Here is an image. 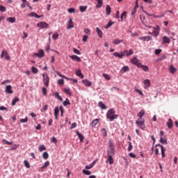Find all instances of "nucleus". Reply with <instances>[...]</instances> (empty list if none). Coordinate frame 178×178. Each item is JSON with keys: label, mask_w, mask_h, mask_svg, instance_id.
Listing matches in <instances>:
<instances>
[{"label": "nucleus", "mask_w": 178, "mask_h": 178, "mask_svg": "<svg viewBox=\"0 0 178 178\" xmlns=\"http://www.w3.org/2000/svg\"><path fill=\"white\" fill-rule=\"evenodd\" d=\"M134 54V51H133V49H129V50H124L121 53L115 52L113 53V55L114 56H115V58H119L120 59H122L123 56H130V55H133Z\"/></svg>", "instance_id": "1"}, {"label": "nucleus", "mask_w": 178, "mask_h": 178, "mask_svg": "<svg viewBox=\"0 0 178 178\" xmlns=\"http://www.w3.org/2000/svg\"><path fill=\"white\" fill-rule=\"evenodd\" d=\"M108 156H113L115 155V145H113V141L110 139L108 141V147L107 149Z\"/></svg>", "instance_id": "2"}, {"label": "nucleus", "mask_w": 178, "mask_h": 178, "mask_svg": "<svg viewBox=\"0 0 178 178\" xmlns=\"http://www.w3.org/2000/svg\"><path fill=\"white\" fill-rule=\"evenodd\" d=\"M158 148H160L161 151V156H165V151H166V149H165V147H163V146L161 145H156V147L155 149V154L158 155V154H159V149H158Z\"/></svg>", "instance_id": "3"}, {"label": "nucleus", "mask_w": 178, "mask_h": 178, "mask_svg": "<svg viewBox=\"0 0 178 178\" xmlns=\"http://www.w3.org/2000/svg\"><path fill=\"white\" fill-rule=\"evenodd\" d=\"M145 120L141 118H139L136 121V123L137 126H138L142 130L145 129V125L144 124Z\"/></svg>", "instance_id": "4"}, {"label": "nucleus", "mask_w": 178, "mask_h": 178, "mask_svg": "<svg viewBox=\"0 0 178 178\" xmlns=\"http://www.w3.org/2000/svg\"><path fill=\"white\" fill-rule=\"evenodd\" d=\"M43 77V83L44 84L45 87H49V76H48V74L44 72L42 74Z\"/></svg>", "instance_id": "5"}, {"label": "nucleus", "mask_w": 178, "mask_h": 178, "mask_svg": "<svg viewBox=\"0 0 178 178\" xmlns=\"http://www.w3.org/2000/svg\"><path fill=\"white\" fill-rule=\"evenodd\" d=\"M5 58L6 60H10V56H9V53H8V50H3L1 54V58Z\"/></svg>", "instance_id": "6"}, {"label": "nucleus", "mask_w": 178, "mask_h": 178, "mask_svg": "<svg viewBox=\"0 0 178 178\" xmlns=\"http://www.w3.org/2000/svg\"><path fill=\"white\" fill-rule=\"evenodd\" d=\"M37 26L39 29H48L49 27V24H47L46 22H42L37 24Z\"/></svg>", "instance_id": "7"}, {"label": "nucleus", "mask_w": 178, "mask_h": 178, "mask_svg": "<svg viewBox=\"0 0 178 178\" xmlns=\"http://www.w3.org/2000/svg\"><path fill=\"white\" fill-rule=\"evenodd\" d=\"M153 29H154V31L152 33V35H154V37H158V35H159V31L161 30L159 29V26H157L156 28L153 27Z\"/></svg>", "instance_id": "8"}, {"label": "nucleus", "mask_w": 178, "mask_h": 178, "mask_svg": "<svg viewBox=\"0 0 178 178\" xmlns=\"http://www.w3.org/2000/svg\"><path fill=\"white\" fill-rule=\"evenodd\" d=\"M131 63L133 65H135L136 66H137V67H138V65H141V63H140V60H138V58H137V57H134L131 60Z\"/></svg>", "instance_id": "9"}, {"label": "nucleus", "mask_w": 178, "mask_h": 178, "mask_svg": "<svg viewBox=\"0 0 178 178\" xmlns=\"http://www.w3.org/2000/svg\"><path fill=\"white\" fill-rule=\"evenodd\" d=\"M45 55V53L44 52V50L40 49L39 51V53H35L34 56H38V58H44Z\"/></svg>", "instance_id": "10"}, {"label": "nucleus", "mask_w": 178, "mask_h": 178, "mask_svg": "<svg viewBox=\"0 0 178 178\" xmlns=\"http://www.w3.org/2000/svg\"><path fill=\"white\" fill-rule=\"evenodd\" d=\"M138 8V0H136V6L134 9H132L131 15V16H134L136 13H137V9Z\"/></svg>", "instance_id": "11"}, {"label": "nucleus", "mask_w": 178, "mask_h": 178, "mask_svg": "<svg viewBox=\"0 0 178 178\" xmlns=\"http://www.w3.org/2000/svg\"><path fill=\"white\" fill-rule=\"evenodd\" d=\"M144 88L145 90H147V88H149V87H151V81H149V79H145L144 81Z\"/></svg>", "instance_id": "12"}, {"label": "nucleus", "mask_w": 178, "mask_h": 178, "mask_svg": "<svg viewBox=\"0 0 178 178\" xmlns=\"http://www.w3.org/2000/svg\"><path fill=\"white\" fill-rule=\"evenodd\" d=\"M6 92L7 94H13V90H12V86H10V85L6 86Z\"/></svg>", "instance_id": "13"}, {"label": "nucleus", "mask_w": 178, "mask_h": 178, "mask_svg": "<svg viewBox=\"0 0 178 178\" xmlns=\"http://www.w3.org/2000/svg\"><path fill=\"white\" fill-rule=\"evenodd\" d=\"M82 83L83 84H84V86H86L87 87H91L92 83L88 79H83Z\"/></svg>", "instance_id": "14"}, {"label": "nucleus", "mask_w": 178, "mask_h": 178, "mask_svg": "<svg viewBox=\"0 0 178 178\" xmlns=\"http://www.w3.org/2000/svg\"><path fill=\"white\" fill-rule=\"evenodd\" d=\"M70 58L72 59V60H76V62H81V58L76 55L70 56Z\"/></svg>", "instance_id": "15"}, {"label": "nucleus", "mask_w": 178, "mask_h": 178, "mask_svg": "<svg viewBox=\"0 0 178 178\" xmlns=\"http://www.w3.org/2000/svg\"><path fill=\"white\" fill-rule=\"evenodd\" d=\"M115 109L111 108L110 110H108V111L106 113V118H109V116H113V115H115Z\"/></svg>", "instance_id": "16"}, {"label": "nucleus", "mask_w": 178, "mask_h": 178, "mask_svg": "<svg viewBox=\"0 0 178 178\" xmlns=\"http://www.w3.org/2000/svg\"><path fill=\"white\" fill-rule=\"evenodd\" d=\"M119 118V115L114 114L113 115H110L109 117H107V119L110 120V122H113L115 119H118Z\"/></svg>", "instance_id": "17"}, {"label": "nucleus", "mask_w": 178, "mask_h": 178, "mask_svg": "<svg viewBox=\"0 0 178 178\" xmlns=\"http://www.w3.org/2000/svg\"><path fill=\"white\" fill-rule=\"evenodd\" d=\"M73 27H74V23L73 22V19H70L69 20V24L67 27V29H73Z\"/></svg>", "instance_id": "18"}, {"label": "nucleus", "mask_w": 178, "mask_h": 178, "mask_svg": "<svg viewBox=\"0 0 178 178\" xmlns=\"http://www.w3.org/2000/svg\"><path fill=\"white\" fill-rule=\"evenodd\" d=\"M166 124L168 129H172V127H173V121L172 120V119H168V121L166 122Z\"/></svg>", "instance_id": "19"}, {"label": "nucleus", "mask_w": 178, "mask_h": 178, "mask_svg": "<svg viewBox=\"0 0 178 178\" xmlns=\"http://www.w3.org/2000/svg\"><path fill=\"white\" fill-rule=\"evenodd\" d=\"M138 67H140L141 69H143V70H144V72H148L149 70L148 66L144 65H143V63L139 64Z\"/></svg>", "instance_id": "20"}, {"label": "nucleus", "mask_w": 178, "mask_h": 178, "mask_svg": "<svg viewBox=\"0 0 178 178\" xmlns=\"http://www.w3.org/2000/svg\"><path fill=\"white\" fill-rule=\"evenodd\" d=\"M113 157L112 156H108L106 161V163H109V165H113Z\"/></svg>", "instance_id": "21"}, {"label": "nucleus", "mask_w": 178, "mask_h": 178, "mask_svg": "<svg viewBox=\"0 0 178 178\" xmlns=\"http://www.w3.org/2000/svg\"><path fill=\"white\" fill-rule=\"evenodd\" d=\"M76 75L78 77H81V79H84V75L83 74V73H81V70H78L76 71Z\"/></svg>", "instance_id": "22"}, {"label": "nucleus", "mask_w": 178, "mask_h": 178, "mask_svg": "<svg viewBox=\"0 0 178 178\" xmlns=\"http://www.w3.org/2000/svg\"><path fill=\"white\" fill-rule=\"evenodd\" d=\"M163 44H170V39L167 36L163 37Z\"/></svg>", "instance_id": "23"}, {"label": "nucleus", "mask_w": 178, "mask_h": 178, "mask_svg": "<svg viewBox=\"0 0 178 178\" xmlns=\"http://www.w3.org/2000/svg\"><path fill=\"white\" fill-rule=\"evenodd\" d=\"M76 134L81 141V143H83L84 141V136L81 134V133L79 132V131H76Z\"/></svg>", "instance_id": "24"}, {"label": "nucleus", "mask_w": 178, "mask_h": 178, "mask_svg": "<svg viewBox=\"0 0 178 178\" xmlns=\"http://www.w3.org/2000/svg\"><path fill=\"white\" fill-rule=\"evenodd\" d=\"M160 143L162 144H168V139L163 136H160Z\"/></svg>", "instance_id": "25"}, {"label": "nucleus", "mask_w": 178, "mask_h": 178, "mask_svg": "<svg viewBox=\"0 0 178 178\" xmlns=\"http://www.w3.org/2000/svg\"><path fill=\"white\" fill-rule=\"evenodd\" d=\"M106 15H108V16H109V15H111V13L112 12V9L111 8V6L107 5L106 6Z\"/></svg>", "instance_id": "26"}, {"label": "nucleus", "mask_w": 178, "mask_h": 178, "mask_svg": "<svg viewBox=\"0 0 178 178\" xmlns=\"http://www.w3.org/2000/svg\"><path fill=\"white\" fill-rule=\"evenodd\" d=\"M130 70V68L129 66H124L122 70H120L121 73H126V72H129Z\"/></svg>", "instance_id": "27"}, {"label": "nucleus", "mask_w": 178, "mask_h": 178, "mask_svg": "<svg viewBox=\"0 0 178 178\" xmlns=\"http://www.w3.org/2000/svg\"><path fill=\"white\" fill-rule=\"evenodd\" d=\"M6 20L9 23H16V18L15 17H10L7 18Z\"/></svg>", "instance_id": "28"}, {"label": "nucleus", "mask_w": 178, "mask_h": 178, "mask_svg": "<svg viewBox=\"0 0 178 178\" xmlns=\"http://www.w3.org/2000/svg\"><path fill=\"white\" fill-rule=\"evenodd\" d=\"M140 40H142L143 41H151L152 40V37L151 36L142 37L140 38Z\"/></svg>", "instance_id": "29"}, {"label": "nucleus", "mask_w": 178, "mask_h": 178, "mask_svg": "<svg viewBox=\"0 0 178 178\" xmlns=\"http://www.w3.org/2000/svg\"><path fill=\"white\" fill-rule=\"evenodd\" d=\"M29 16H31V17H36L37 19H40V17H42V15H38L35 13H31L29 15Z\"/></svg>", "instance_id": "30"}, {"label": "nucleus", "mask_w": 178, "mask_h": 178, "mask_svg": "<svg viewBox=\"0 0 178 178\" xmlns=\"http://www.w3.org/2000/svg\"><path fill=\"white\" fill-rule=\"evenodd\" d=\"M170 73L173 74L174 73H176V72H177V69H176V67H175L173 65H170Z\"/></svg>", "instance_id": "31"}, {"label": "nucleus", "mask_w": 178, "mask_h": 178, "mask_svg": "<svg viewBox=\"0 0 178 178\" xmlns=\"http://www.w3.org/2000/svg\"><path fill=\"white\" fill-rule=\"evenodd\" d=\"M113 44H115V45H119V44H121V42H123V40L120 39H115L113 41Z\"/></svg>", "instance_id": "32"}, {"label": "nucleus", "mask_w": 178, "mask_h": 178, "mask_svg": "<svg viewBox=\"0 0 178 178\" xmlns=\"http://www.w3.org/2000/svg\"><path fill=\"white\" fill-rule=\"evenodd\" d=\"M145 115V111L144 110H141L139 113H138L137 116L138 118H143V117Z\"/></svg>", "instance_id": "33"}, {"label": "nucleus", "mask_w": 178, "mask_h": 178, "mask_svg": "<svg viewBox=\"0 0 178 178\" xmlns=\"http://www.w3.org/2000/svg\"><path fill=\"white\" fill-rule=\"evenodd\" d=\"M96 30L99 38H102V35H103L102 31L99 29V28L98 27L96 29Z\"/></svg>", "instance_id": "34"}, {"label": "nucleus", "mask_w": 178, "mask_h": 178, "mask_svg": "<svg viewBox=\"0 0 178 178\" xmlns=\"http://www.w3.org/2000/svg\"><path fill=\"white\" fill-rule=\"evenodd\" d=\"M97 2V5L96 6V8H101L102 5L104 4V2L102 0H96Z\"/></svg>", "instance_id": "35"}, {"label": "nucleus", "mask_w": 178, "mask_h": 178, "mask_svg": "<svg viewBox=\"0 0 178 178\" xmlns=\"http://www.w3.org/2000/svg\"><path fill=\"white\" fill-rule=\"evenodd\" d=\"M98 105L102 109H106V106L102 102H99Z\"/></svg>", "instance_id": "36"}, {"label": "nucleus", "mask_w": 178, "mask_h": 178, "mask_svg": "<svg viewBox=\"0 0 178 178\" xmlns=\"http://www.w3.org/2000/svg\"><path fill=\"white\" fill-rule=\"evenodd\" d=\"M54 96L56 97V98H58V99L59 101H63V99L62 98V97H60V95H59V92H56L54 94Z\"/></svg>", "instance_id": "37"}, {"label": "nucleus", "mask_w": 178, "mask_h": 178, "mask_svg": "<svg viewBox=\"0 0 178 178\" xmlns=\"http://www.w3.org/2000/svg\"><path fill=\"white\" fill-rule=\"evenodd\" d=\"M64 92H65V94H67V95H72V90H70V88H64Z\"/></svg>", "instance_id": "38"}, {"label": "nucleus", "mask_w": 178, "mask_h": 178, "mask_svg": "<svg viewBox=\"0 0 178 178\" xmlns=\"http://www.w3.org/2000/svg\"><path fill=\"white\" fill-rule=\"evenodd\" d=\"M19 98L17 97H15L12 102L13 106H15V105H16V102H19Z\"/></svg>", "instance_id": "39"}, {"label": "nucleus", "mask_w": 178, "mask_h": 178, "mask_svg": "<svg viewBox=\"0 0 178 178\" xmlns=\"http://www.w3.org/2000/svg\"><path fill=\"white\" fill-rule=\"evenodd\" d=\"M79 10H81V12H82V13L86 12L87 10V6H81L79 7Z\"/></svg>", "instance_id": "40"}, {"label": "nucleus", "mask_w": 178, "mask_h": 178, "mask_svg": "<svg viewBox=\"0 0 178 178\" xmlns=\"http://www.w3.org/2000/svg\"><path fill=\"white\" fill-rule=\"evenodd\" d=\"M99 122V119H95V120H93L92 122V127H95V126H97V124H98V122Z\"/></svg>", "instance_id": "41"}, {"label": "nucleus", "mask_w": 178, "mask_h": 178, "mask_svg": "<svg viewBox=\"0 0 178 178\" xmlns=\"http://www.w3.org/2000/svg\"><path fill=\"white\" fill-rule=\"evenodd\" d=\"M31 72L32 73H33L34 74H37V73H38V69H37V67L33 66L31 67Z\"/></svg>", "instance_id": "42"}, {"label": "nucleus", "mask_w": 178, "mask_h": 178, "mask_svg": "<svg viewBox=\"0 0 178 178\" xmlns=\"http://www.w3.org/2000/svg\"><path fill=\"white\" fill-rule=\"evenodd\" d=\"M82 173H83V175H86V176H90V175H91V171L87 170H83Z\"/></svg>", "instance_id": "43"}, {"label": "nucleus", "mask_w": 178, "mask_h": 178, "mask_svg": "<svg viewBox=\"0 0 178 178\" xmlns=\"http://www.w3.org/2000/svg\"><path fill=\"white\" fill-rule=\"evenodd\" d=\"M63 104L64 106H67V105H70V100H69V99H66Z\"/></svg>", "instance_id": "44"}, {"label": "nucleus", "mask_w": 178, "mask_h": 178, "mask_svg": "<svg viewBox=\"0 0 178 178\" xmlns=\"http://www.w3.org/2000/svg\"><path fill=\"white\" fill-rule=\"evenodd\" d=\"M22 3L21 4V8L22 9H24V8H26V4L27 3V0H22Z\"/></svg>", "instance_id": "45"}, {"label": "nucleus", "mask_w": 178, "mask_h": 178, "mask_svg": "<svg viewBox=\"0 0 178 178\" xmlns=\"http://www.w3.org/2000/svg\"><path fill=\"white\" fill-rule=\"evenodd\" d=\"M49 166V161L44 162V165L41 167V169H45V168H48Z\"/></svg>", "instance_id": "46"}, {"label": "nucleus", "mask_w": 178, "mask_h": 178, "mask_svg": "<svg viewBox=\"0 0 178 178\" xmlns=\"http://www.w3.org/2000/svg\"><path fill=\"white\" fill-rule=\"evenodd\" d=\"M53 40H58L59 38V33H54L52 35Z\"/></svg>", "instance_id": "47"}, {"label": "nucleus", "mask_w": 178, "mask_h": 178, "mask_svg": "<svg viewBox=\"0 0 178 178\" xmlns=\"http://www.w3.org/2000/svg\"><path fill=\"white\" fill-rule=\"evenodd\" d=\"M24 166L27 168L29 169L30 168V163L27 161V160L24 161Z\"/></svg>", "instance_id": "48"}, {"label": "nucleus", "mask_w": 178, "mask_h": 178, "mask_svg": "<svg viewBox=\"0 0 178 178\" xmlns=\"http://www.w3.org/2000/svg\"><path fill=\"white\" fill-rule=\"evenodd\" d=\"M126 15H127V12L124 11L121 15V22H122L123 18L126 19Z\"/></svg>", "instance_id": "49"}, {"label": "nucleus", "mask_w": 178, "mask_h": 178, "mask_svg": "<svg viewBox=\"0 0 178 178\" xmlns=\"http://www.w3.org/2000/svg\"><path fill=\"white\" fill-rule=\"evenodd\" d=\"M0 12H6V8L3 6L0 5Z\"/></svg>", "instance_id": "50"}, {"label": "nucleus", "mask_w": 178, "mask_h": 178, "mask_svg": "<svg viewBox=\"0 0 178 178\" xmlns=\"http://www.w3.org/2000/svg\"><path fill=\"white\" fill-rule=\"evenodd\" d=\"M28 120H29V118L27 117H26V118H24V119L22 118L20 120V122L21 123H27Z\"/></svg>", "instance_id": "51"}, {"label": "nucleus", "mask_w": 178, "mask_h": 178, "mask_svg": "<svg viewBox=\"0 0 178 178\" xmlns=\"http://www.w3.org/2000/svg\"><path fill=\"white\" fill-rule=\"evenodd\" d=\"M112 24H113V22H112V21H109L107 24V25L105 26V29H109V27H111V26H112Z\"/></svg>", "instance_id": "52"}, {"label": "nucleus", "mask_w": 178, "mask_h": 178, "mask_svg": "<svg viewBox=\"0 0 178 178\" xmlns=\"http://www.w3.org/2000/svg\"><path fill=\"white\" fill-rule=\"evenodd\" d=\"M103 76L106 80H111V76L108 74H103Z\"/></svg>", "instance_id": "53"}, {"label": "nucleus", "mask_w": 178, "mask_h": 178, "mask_svg": "<svg viewBox=\"0 0 178 178\" xmlns=\"http://www.w3.org/2000/svg\"><path fill=\"white\" fill-rule=\"evenodd\" d=\"M73 51H74V54H76V55H81V52H80V51H79V49H76V48H74V49H73Z\"/></svg>", "instance_id": "54"}, {"label": "nucleus", "mask_w": 178, "mask_h": 178, "mask_svg": "<svg viewBox=\"0 0 178 178\" xmlns=\"http://www.w3.org/2000/svg\"><path fill=\"white\" fill-rule=\"evenodd\" d=\"M45 149H46V148H45V146H44V145H40V146L39 147V151H40V152H42V151H45Z\"/></svg>", "instance_id": "55"}, {"label": "nucleus", "mask_w": 178, "mask_h": 178, "mask_svg": "<svg viewBox=\"0 0 178 178\" xmlns=\"http://www.w3.org/2000/svg\"><path fill=\"white\" fill-rule=\"evenodd\" d=\"M102 133L104 137H106L107 134H106V129H105V128H103V129H102Z\"/></svg>", "instance_id": "56"}, {"label": "nucleus", "mask_w": 178, "mask_h": 178, "mask_svg": "<svg viewBox=\"0 0 178 178\" xmlns=\"http://www.w3.org/2000/svg\"><path fill=\"white\" fill-rule=\"evenodd\" d=\"M54 115H59V108L58 107H55Z\"/></svg>", "instance_id": "57"}, {"label": "nucleus", "mask_w": 178, "mask_h": 178, "mask_svg": "<svg viewBox=\"0 0 178 178\" xmlns=\"http://www.w3.org/2000/svg\"><path fill=\"white\" fill-rule=\"evenodd\" d=\"M88 40V35H83V39H82V41L83 42H87V40Z\"/></svg>", "instance_id": "58"}, {"label": "nucleus", "mask_w": 178, "mask_h": 178, "mask_svg": "<svg viewBox=\"0 0 178 178\" xmlns=\"http://www.w3.org/2000/svg\"><path fill=\"white\" fill-rule=\"evenodd\" d=\"M69 13H74L76 12V10L74 8H71L68 9Z\"/></svg>", "instance_id": "59"}, {"label": "nucleus", "mask_w": 178, "mask_h": 178, "mask_svg": "<svg viewBox=\"0 0 178 178\" xmlns=\"http://www.w3.org/2000/svg\"><path fill=\"white\" fill-rule=\"evenodd\" d=\"M58 83L60 84V86H63V84H65V80L63 79H59L58 81Z\"/></svg>", "instance_id": "60"}, {"label": "nucleus", "mask_w": 178, "mask_h": 178, "mask_svg": "<svg viewBox=\"0 0 178 178\" xmlns=\"http://www.w3.org/2000/svg\"><path fill=\"white\" fill-rule=\"evenodd\" d=\"M131 149H133V145H131V142H129L128 151L130 152Z\"/></svg>", "instance_id": "61"}, {"label": "nucleus", "mask_w": 178, "mask_h": 178, "mask_svg": "<svg viewBox=\"0 0 178 178\" xmlns=\"http://www.w3.org/2000/svg\"><path fill=\"white\" fill-rule=\"evenodd\" d=\"M161 52H162V49H157L155 50L156 55H159V54H161Z\"/></svg>", "instance_id": "62"}, {"label": "nucleus", "mask_w": 178, "mask_h": 178, "mask_svg": "<svg viewBox=\"0 0 178 178\" xmlns=\"http://www.w3.org/2000/svg\"><path fill=\"white\" fill-rule=\"evenodd\" d=\"M111 91H118V92H119L120 88L118 87H113V88H111Z\"/></svg>", "instance_id": "63"}, {"label": "nucleus", "mask_w": 178, "mask_h": 178, "mask_svg": "<svg viewBox=\"0 0 178 178\" xmlns=\"http://www.w3.org/2000/svg\"><path fill=\"white\" fill-rule=\"evenodd\" d=\"M42 91L44 95H47V88H42Z\"/></svg>", "instance_id": "64"}]
</instances>
